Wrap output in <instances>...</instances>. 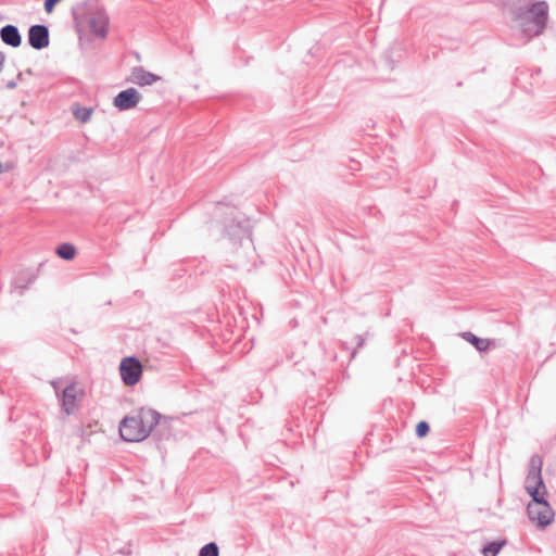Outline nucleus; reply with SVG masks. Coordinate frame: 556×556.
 Masks as SVG:
<instances>
[{
  "label": "nucleus",
  "mask_w": 556,
  "mask_h": 556,
  "mask_svg": "<svg viewBox=\"0 0 556 556\" xmlns=\"http://www.w3.org/2000/svg\"><path fill=\"white\" fill-rule=\"evenodd\" d=\"M161 414L151 408H140L134 416L125 417L119 424V434L124 441L140 442L151 433L156 434L166 426Z\"/></svg>",
  "instance_id": "nucleus-1"
},
{
  "label": "nucleus",
  "mask_w": 556,
  "mask_h": 556,
  "mask_svg": "<svg viewBox=\"0 0 556 556\" xmlns=\"http://www.w3.org/2000/svg\"><path fill=\"white\" fill-rule=\"evenodd\" d=\"M224 233L232 248V252L237 254V258L233 260L230 267L235 269L242 268L247 265L248 253L253 248L250 219L244 217H233L225 225Z\"/></svg>",
  "instance_id": "nucleus-2"
},
{
  "label": "nucleus",
  "mask_w": 556,
  "mask_h": 556,
  "mask_svg": "<svg viewBox=\"0 0 556 556\" xmlns=\"http://www.w3.org/2000/svg\"><path fill=\"white\" fill-rule=\"evenodd\" d=\"M520 28L525 36L532 38L542 34L548 20V4L545 1L533 3L519 15Z\"/></svg>",
  "instance_id": "nucleus-3"
},
{
  "label": "nucleus",
  "mask_w": 556,
  "mask_h": 556,
  "mask_svg": "<svg viewBox=\"0 0 556 556\" xmlns=\"http://www.w3.org/2000/svg\"><path fill=\"white\" fill-rule=\"evenodd\" d=\"M74 21L78 30L85 28L99 38H105L109 30V15L103 8L94 7L87 9L81 15L73 12Z\"/></svg>",
  "instance_id": "nucleus-4"
},
{
  "label": "nucleus",
  "mask_w": 556,
  "mask_h": 556,
  "mask_svg": "<svg viewBox=\"0 0 556 556\" xmlns=\"http://www.w3.org/2000/svg\"><path fill=\"white\" fill-rule=\"evenodd\" d=\"M532 501L527 505V515L529 519L534 522L539 528L543 529L552 523L554 520V510L545 498L546 494L535 496L533 490Z\"/></svg>",
  "instance_id": "nucleus-5"
},
{
  "label": "nucleus",
  "mask_w": 556,
  "mask_h": 556,
  "mask_svg": "<svg viewBox=\"0 0 556 556\" xmlns=\"http://www.w3.org/2000/svg\"><path fill=\"white\" fill-rule=\"evenodd\" d=\"M542 467L543 458L539 454H533L529 460L525 481V490L531 497H533V493H531L533 490L535 491V496L547 493L542 478Z\"/></svg>",
  "instance_id": "nucleus-6"
},
{
  "label": "nucleus",
  "mask_w": 556,
  "mask_h": 556,
  "mask_svg": "<svg viewBox=\"0 0 556 556\" xmlns=\"http://www.w3.org/2000/svg\"><path fill=\"white\" fill-rule=\"evenodd\" d=\"M119 374L123 382L132 387L140 381L142 376V364L135 356H127L119 364Z\"/></svg>",
  "instance_id": "nucleus-7"
},
{
  "label": "nucleus",
  "mask_w": 556,
  "mask_h": 556,
  "mask_svg": "<svg viewBox=\"0 0 556 556\" xmlns=\"http://www.w3.org/2000/svg\"><path fill=\"white\" fill-rule=\"evenodd\" d=\"M28 43L35 50H42L50 43L49 28L42 24H36L28 29Z\"/></svg>",
  "instance_id": "nucleus-8"
},
{
  "label": "nucleus",
  "mask_w": 556,
  "mask_h": 556,
  "mask_svg": "<svg viewBox=\"0 0 556 556\" xmlns=\"http://www.w3.org/2000/svg\"><path fill=\"white\" fill-rule=\"evenodd\" d=\"M142 99V96L135 88H127L125 90L119 91L114 100L113 104L119 111H127L135 108Z\"/></svg>",
  "instance_id": "nucleus-9"
},
{
  "label": "nucleus",
  "mask_w": 556,
  "mask_h": 556,
  "mask_svg": "<svg viewBox=\"0 0 556 556\" xmlns=\"http://www.w3.org/2000/svg\"><path fill=\"white\" fill-rule=\"evenodd\" d=\"M77 387L76 383L67 384L62 391V395L60 397L62 410L66 415H71L76 409V401H77Z\"/></svg>",
  "instance_id": "nucleus-10"
},
{
  "label": "nucleus",
  "mask_w": 556,
  "mask_h": 556,
  "mask_svg": "<svg viewBox=\"0 0 556 556\" xmlns=\"http://www.w3.org/2000/svg\"><path fill=\"white\" fill-rule=\"evenodd\" d=\"M161 79V76H157L151 72L146 71L142 66H135L131 70L130 77L128 78L129 81L141 87L151 86Z\"/></svg>",
  "instance_id": "nucleus-11"
},
{
  "label": "nucleus",
  "mask_w": 556,
  "mask_h": 556,
  "mask_svg": "<svg viewBox=\"0 0 556 556\" xmlns=\"http://www.w3.org/2000/svg\"><path fill=\"white\" fill-rule=\"evenodd\" d=\"M1 40L13 48H17L22 43V36L15 25L8 24L0 29Z\"/></svg>",
  "instance_id": "nucleus-12"
},
{
  "label": "nucleus",
  "mask_w": 556,
  "mask_h": 556,
  "mask_svg": "<svg viewBox=\"0 0 556 556\" xmlns=\"http://www.w3.org/2000/svg\"><path fill=\"white\" fill-rule=\"evenodd\" d=\"M462 337L467 342L472 344L479 352H484V351L489 350V348L491 345V341L489 339L479 338L470 331L463 332Z\"/></svg>",
  "instance_id": "nucleus-13"
},
{
  "label": "nucleus",
  "mask_w": 556,
  "mask_h": 556,
  "mask_svg": "<svg viewBox=\"0 0 556 556\" xmlns=\"http://www.w3.org/2000/svg\"><path fill=\"white\" fill-rule=\"evenodd\" d=\"M55 253L59 257L65 261H71L75 257L76 249L71 243H61L55 249Z\"/></svg>",
  "instance_id": "nucleus-14"
},
{
  "label": "nucleus",
  "mask_w": 556,
  "mask_h": 556,
  "mask_svg": "<svg viewBox=\"0 0 556 556\" xmlns=\"http://www.w3.org/2000/svg\"><path fill=\"white\" fill-rule=\"evenodd\" d=\"M92 113H93L92 108H86V106H79V105H75V108H73V115L75 116V118L77 121H79L81 123L89 122Z\"/></svg>",
  "instance_id": "nucleus-15"
},
{
  "label": "nucleus",
  "mask_w": 556,
  "mask_h": 556,
  "mask_svg": "<svg viewBox=\"0 0 556 556\" xmlns=\"http://www.w3.org/2000/svg\"><path fill=\"white\" fill-rule=\"evenodd\" d=\"M505 545V541H492L485 544L482 548L483 556H496L502 547Z\"/></svg>",
  "instance_id": "nucleus-16"
},
{
  "label": "nucleus",
  "mask_w": 556,
  "mask_h": 556,
  "mask_svg": "<svg viewBox=\"0 0 556 556\" xmlns=\"http://www.w3.org/2000/svg\"><path fill=\"white\" fill-rule=\"evenodd\" d=\"M34 275L29 271H21L14 279V287L18 289H26L29 283L34 280Z\"/></svg>",
  "instance_id": "nucleus-17"
},
{
  "label": "nucleus",
  "mask_w": 556,
  "mask_h": 556,
  "mask_svg": "<svg viewBox=\"0 0 556 556\" xmlns=\"http://www.w3.org/2000/svg\"><path fill=\"white\" fill-rule=\"evenodd\" d=\"M199 556H219V548L215 542H210L202 546Z\"/></svg>",
  "instance_id": "nucleus-18"
},
{
  "label": "nucleus",
  "mask_w": 556,
  "mask_h": 556,
  "mask_svg": "<svg viewBox=\"0 0 556 556\" xmlns=\"http://www.w3.org/2000/svg\"><path fill=\"white\" fill-rule=\"evenodd\" d=\"M367 336H368V332H366L365 334H356L354 337L355 349L351 353L352 358L356 355L357 351L364 346Z\"/></svg>",
  "instance_id": "nucleus-19"
},
{
  "label": "nucleus",
  "mask_w": 556,
  "mask_h": 556,
  "mask_svg": "<svg viewBox=\"0 0 556 556\" xmlns=\"http://www.w3.org/2000/svg\"><path fill=\"white\" fill-rule=\"evenodd\" d=\"M430 431V426L427 421L425 420H421L417 424L416 426V435L418 438H424L426 437Z\"/></svg>",
  "instance_id": "nucleus-20"
},
{
  "label": "nucleus",
  "mask_w": 556,
  "mask_h": 556,
  "mask_svg": "<svg viewBox=\"0 0 556 556\" xmlns=\"http://www.w3.org/2000/svg\"><path fill=\"white\" fill-rule=\"evenodd\" d=\"M61 0H45L43 8L47 13H51L56 5L58 2Z\"/></svg>",
  "instance_id": "nucleus-21"
},
{
  "label": "nucleus",
  "mask_w": 556,
  "mask_h": 556,
  "mask_svg": "<svg viewBox=\"0 0 556 556\" xmlns=\"http://www.w3.org/2000/svg\"><path fill=\"white\" fill-rule=\"evenodd\" d=\"M16 87V81L15 80H9L7 83V88L8 89H14Z\"/></svg>",
  "instance_id": "nucleus-22"
},
{
  "label": "nucleus",
  "mask_w": 556,
  "mask_h": 556,
  "mask_svg": "<svg viewBox=\"0 0 556 556\" xmlns=\"http://www.w3.org/2000/svg\"><path fill=\"white\" fill-rule=\"evenodd\" d=\"M4 170H5V166L2 163H0V173H3Z\"/></svg>",
  "instance_id": "nucleus-23"
},
{
  "label": "nucleus",
  "mask_w": 556,
  "mask_h": 556,
  "mask_svg": "<svg viewBox=\"0 0 556 556\" xmlns=\"http://www.w3.org/2000/svg\"><path fill=\"white\" fill-rule=\"evenodd\" d=\"M22 76H23V74H22V73H18V74H17V79H18V80H21V79H22Z\"/></svg>",
  "instance_id": "nucleus-24"
}]
</instances>
